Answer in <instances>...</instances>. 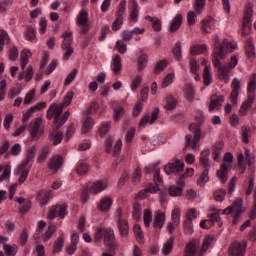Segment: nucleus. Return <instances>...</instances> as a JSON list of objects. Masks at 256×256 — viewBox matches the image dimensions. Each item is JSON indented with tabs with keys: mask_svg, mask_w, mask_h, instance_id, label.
Listing matches in <instances>:
<instances>
[{
	"mask_svg": "<svg viewBox=\"0 0 256 256\" xmlns=\"http://www.w3.org/2000/svg\"><path fill=\"white\" fill-rule=\"evenodd\" d=\"M253 21V3L249 2L245 6L242 22V37H247L251 32V22Z\"/></svg>",
	"mask_w": 256,
	"mask_h": 256,
	"instance_id": "0eeeda50",
	"label": "nucleus"
},
{
	"mask_svg": "<svg viewBox=\"0 0 256 256\" xmlns=\"http://www.w3.org/2000/svg\"><path fill=\"white\" fill-rule=\"evenodd\" d=\"M29 59H31V52L28 49L22 50L21 57H20L21 69H25V67H27V64L29 63Z\"/></svg>",
	"mask_w": 256,
	"mask_h": 256,
	"instance_id": "473e14b6",
	"label": "nucleus"
},
{
	"mask_svg": "<svg viewBox=\"0 0 256 256\" xmlns=\"http://www.w3.org/2000/svg\"><path fill=\"white\" fill-rule=\"evenodd\" d=\"M172 53L174 55V58L176 59V61H181V42H177L172 50Z\"/></svg>",
	"mask_w": 256,
	"mask_h": 256,
	"instance_id": "6e6d98bb",
	"label": "nucleus"
},
{
	"mask_svg": "<svg viewBox=\"0 0 256 256\" xmlns=\"http://www.w3.org/2000/svg\"><path fill=\"white\" fill-rule=\"evenodd\" d=\"M255 90H256V73H253L248 82V98L255 99Z\"/></svg>",
	"mask_w": 256,
	"mask_h": 256,
	"instance_id": "b1692460",
	"label": "nucleus"
},
{
	"mask_svg": "<svg viewBox=\"0 0 256 256\" xmlns=\"http://www.w3.org/2000/svg\"><path fill=\"white\" fill-rule=\"evenodd\" d=\"M209 155H211V151L209 149L202 151L200 154V164L205 168L197 180V183L200 185V187H205V183L209 181V168L211 167L209 164Z\"/></svg>",
	"mask_w": 256,
	"mask_h": 256,
	"instance_id": "39448f33",
	"label": "nucleus"
},
{
	"mask_svg": "<svg viewBox=\"0 0 256 256\" xmlns=\"http://www.w3.org/2000/svg\"><path fill=\"white\" fill-rule=\"evenodd\" d=\"M172 223L175 227H179L181 224V209L176 208L172 210L171 214Z\"/></svg>",
	"mask_w": 256,
	"mask_h": 256,
	"instance_id": "c9c22d12",
	"label": "nucleus"
},
{
	"mask_svg": "<svg viewBox=\"0 0 256 256\" xmlns=\"http://www.w3.org/2000/svg\"><path fill=\"white\" fill-rule=\"evenodd\" d=\"M132 183H134V185H137V183H141V168H136L135 171L132 174Z\"/></svg>",
	"mask_w": 256,
	"mask_h": 256,
	"instance_id": "69168bd1",
	"label": "nucleus"
},
{
	"mask_svg": "<svg viewBox=\"0 0 256 256\" xmlns=\"http://www.w3.org/2000/svg\"><path fill=\"white\" fill-rule=\"evenodd\" d=\"M213 245V236L209 235L203 240L201 251L197 254L198 256H203V253H207L209 247Z\"/></svg>",
	"mask_w": 256,
	"mask_h": 256,
	"instance_id": "7c9ffc66",
	"label": "nucleus"
},
{
	"mask_svg": "<svg viewBox=\"0 0 256 256\" xmlns=\"http://www.w3.org/2000/svg\"><path fill=\"white\" fill-rule=\"evenodd\" d=\"M107 189V182L106 181H95L89 188V193L92 195H97V193H101V191H105Z\"/></svg>",
	"mask_w": 256,
	"mask_h": 256,
	"instance_id": "aec40b11",
	"label": "nucleus"
},
{
	"mask_svg": "<svg viewBox=\"0 0 256 256\" xmlns=\"http://www.w3.org/2000/svg\"><path fill=\"white\" fill-rule=\"evenodd\" d=\"M43 118H36L33 124V139H39L43 137V133H45V129L42 127Z\"/></svg>",
	"mask_w": 256,
	"mask_h": 256,
	"instance_id": "f3484780",
	"label": "nucleus"
},
{
	"mask_svg": "<svg viewBox=\"0 0 256 256\" xmlns=\"http://www.w3.org/2000/svg\"><path fill=\"white\" fill-rule=\"evenodd\" d=\"M143 221H144L145 227L151 226V222L153 221V214H152L151 210H149V209L144 210Z\"/></svg>",
	"mask_w": 256,
	"mask_h": 256,
	"instance_id": "37998d69",
	"label": "nucleus"
},
{
	"mask_svg": "<svg viewBox=\"0 0 256 256\" xmlns=\"http://www.w3.org/2000/svg\"><path fill=\"white\" fill-rule=\"evenodd\" d=\"M183 229L186 235H193V221L185 220L183 222Z\"/></svg>",
	"mask_w": 256,
	"mask_h": 256,
	"instance_id": "13d9d810",
	"label": "nucleus"
},
{
	"mask_svg": "<svg viewBox=\"0 0 256 256\" xmlns=\"http://www.w3.org/2000/svg\"><path fill=\"white\" fill-rule=\"evenodd\" d=\"M175 107H177V100L173 96H168L166 98L165 109H167V111H173Z\"/></svg>",
	"mask_w": 256,
	"mask_h": 256,
	"instance_id": "c03bdc74",
	"label": "nucleus"
},
{
	"mask_svg": "<svg viewBox=\"0 0 256 256\" xmlns=\"http://www.w3.org/2000/svg\"><path fill=\"white\" fill-rule=\"evenodd\" d=\"M245 53L249 59H255V45H253L251 38L246 41Z\"/></svg>",
	"mask_w": 256,
	"mask_h": 256,
	"instance_id": "c85d7f7f",
	"label": "nucleus"
},
{
	"mask_svg": "<svg viewBox=\"0 0 256 256\" xmlns=\"http://www.w3.org/2000/svg\"><path fill=\"white\" fill-rule=\"evenodd\" d=\"M188 129L193 136H191V134L185 136V148L189 149V147H191V149L195 151V149H199V141H201V125L192 123L189 125Z\"/></svg>",
	"mask_w": 256,
	"mask_h": 256,
	"instance_id": "7ed1b4c3",
	"label": "nucleus"
},
{
	"mask_svg": "<svg viewBox=\"0 0 256 256\" xmlns=\"http://www.w3.org/2000/svg\"><path fill=\"white\" fill-rule=\"evenodd\" d=\"M52 197L53 192L51 190H40L37 192L36 201L41 207H45V205H49Z\"/></svg>",
	"mask_w": 256,
	"mask_h": 256,
	"instance_id": "ddd939ff",
	"label": "nucleus"
},
{
	"mask_svg": "<svg viewBox=\"0 0 256 256\" xmlns=\"http://www.w3.org/2000/svg\"><path fill=\"white\" fill-rule=\"evenodd\" d=\"M233 153L227 152L224 155V162L220 165L219 170L216 172V176L221 181V183H225L229 179V171L233 167Z\"/></svg>",
	"mask_w": 256,
	"mask_h": 256,
	"instance_id": "20e7f679",
	"label": "nucleus"
},
{
	"mask_svg": "<svg viewBox=\"0 0 256 256\" xmlns=\"http://www.w3.org/2000/svg\"><path fill=\"white\" fill-rule=\"evenodd\" d=\"M232 211L234 214L243 215L245 209L243 208V199L237 198L232 204Z\"/></svg>",
	"mask_w": 256,
	"mask_h": 256,
	"instance_id": "cd10ccee",
	"label": "nucleus"
},
{
	"mask_svg": "<svg viewBox=\"0 0 256 256\" xmlns=\"http://www.w3.org/2000/svg\"><path fill=\"white\" fill-rule=\"evenodd\" d=\"M112 65V71L116 74L119 73L121 71V56L116 55L112 60Z\"/></svg>",
	"mask_w": 256,
	"mask_h": 256,
	"instance_id": "09e8293b",
	"label": "nucleus"
},
{
	"mask_svg": "<svg viewBox=\"0 0 256 256\" xmlns=\"http://www.w3.org/2000/svg\"><path fill=\"white\" fill-rule=\"evenodd\" d=\"M147 67V55L141 53L138 58V71H142Z\"/></svg>",
	"mask_w": 256,
	"mask_h": 256,
	"instance_id": "5fc2aeb1",
	"label": "nucleus"
},
{
	"mask_svg": "<svg viewBox=\"0 0 256 256\" xmlns=\"http://www.w3.org/2000/svg\"><path fill=\"white\" fill-rule=\"evenodd\" d=\"M95 241L104 239L105 247H108L109 253H115L119 248L117 240H115V230L109 227H98L94 236Z\"/></svg>",
	"mask_w": 256,
	"mask_h": 256,
	"instance_id": "f257e3e1",
	"label": "nucleus"
},
{
	"mask_svg": "<svg viewBox=\"0 0 256 256\" xmlns=\"http://www.w3.org/2000/svg\"><path fill=\"white\" fill-rule=\"evenodd\" d=\"M154 183L156 186L154 187H161V185H163V178H161V170L156 169L154 172Z\"/></svg>",
	"mask_w": 256,
	"mask_h": 256,
	"instance_id": "052dcab7",
	"label": "nucleus"
},
{
	"mask_svg": "<svg viewBox=\"0 0 256 256\" xmlns=\"http://www.w3.org/2000/svg\"><path fill=\"white\" fill-rule=\"evenodd\" d=\"M3 250L6 256H15L17 255L18 248L15 245L4 244Z\"/></svg>",
	"mask_w": 256,
	"mask_h": 256,
	"instance_id": "ea45409f",
	"label": "nucleus"
},
{
	"mask_svg": "<svg viewBox=\"0 0 256 256\" xmlns=\"http://www.w3.org/2000/svg\"><path fill=\"white\" fill-rule=\"evenodd\" d=\"M67 215V206L66 205H54L50 208L47 218L55 219V217H60V219H64Z\"/></svg>",
	"mask_w": 256,
	"mask_h": 256,
	"instance_id": "9b49d317",
	"label": "nucleus"
},
{
	"mask_svg": "<svg viewBox=\"0 0 256 256\" xmlns=\"http://www.w3.org/2000/svg\"><path fill=\"white\" fill-rule=\"evenodd\" d=\"M157 119H159V108H154L151 116H149V114H146L145 116L142 117L139 127H145L147 123H150V125H153V123H155Z\"/></svg>",
	"mask_w": 256,
	"mask_h": 256,
	"instance_id": "2eb2a0df",
	"label": "nucleus"
},
{
	"mask_svg": "<svg viewBox=\"0 0 256 256\" xmlns=\"http://www.w3.org/2000/svg\"><path fill=\"white\" fill-rule=\"evenodd\" d=\"M91 127H93V122L91 121V118L87 117L82 127V134L86 135V133H89Z\"/></svg>",
	"mask_w": 256,
	"mask_h": 256,
	"instance_id": "338daca9",
	"label": "nucleus"
},
{
	"mask_svg": "<svg viewBox=\"0 0 256 256\" xmlns=\"http://www.w3.org/2000/svg\"><path fill=\"white\" fill-rule=\"evenodd\" d=\"M164 225H165V212H161L158 210L154 214L152 227H154V229H163Z\"/></svg>",
	"mask_w": 256,
	"mask_h": 256,
	"instance_id": "6ab92c4d",
	"label": "nucleus"
},
{
	"mask_svg": "<svg viewBox=\"0 0 256 256\" xmlns=\"http://www.w3.org/2000/svg\"><path fill=\"white\" fill-rule=\"evenodd\" d=\"M87 171H89V164H87V163H81L76 168L77 175H85V173H87Z\"/></svg>",
	"mask_w": 256,
	"mask_h": 256,
	"instance_id": "774afa93",
	"label": "nucleus"
},
{
	"mask_svg": "<svg viewBox=\"0 0 256 256\" xmlns=\"http://www.w3.org/2000/svg\"><path fill=\"white\" fill-rule=\"evenodd\" d=\"M198 249H199L198 242H190L185 247L184 256H195Z\"/></svg>",
	"mask_w": 256,
	"mask_h": 256,
	"instance_id": "bb28decb",
	"label": "nucleus"
},
{
	"mask_svg": "<svg viewBox=\"0 0 256 256\" xmlns=\"http://www.w3.org/2000/svg\"><path fill=\"white\" fill-rule=\"evenodd\" d=\"M125 11H127V0H121L117 7L115 17L118 19H123Z\"/></svg>",
	"mask_w": 256,
	"mask_h": 256,
	"instance_id": "72a5a7b5",
	"label": "nucleus"
},
{
	"mask_svg": "<svg viewBox=\"0 0 256 256\" xmlns=\"http://www.w3.org/2000/svg\"><path fill=\"white\" fill-rule=\"evenodd\" d=\"M19 81L25 79L26 82H29L33 79V68L30 66L27 68V70L24 72L23 75L18 76Z\"/></svg>",
	"mask_w": 256,
	"mask_h": 256,
	"instance_id": "de8ad7c7",
	"label": "nucleus"
},
{
	"mask_svg": "<svg viewBox=\"0 0 256 256\" xmlns=\"http://www.w3.org/2000/svg\"><path fill=\"white\" fill-rule=\"evenodd\" d=\"M255 99L254 98H247L241 105L240 109H239V115H241V117H245V115H247V111H249V109H251L253 107V101Z\"/></svg>",
	"mask_w": 256,
	"mask_h": 256,
	"instance_id": "a878e982",
	"label": "nucleus"
},
{
	"mask_svg": "<svg viewBox=\"0 0 256 256\" xmlns=\"http://www.w3.org/2000/svg\"><path fill=\"white\" fill-rule=\"evenodd\" d=\"M63 166V157L61 155L53 156L48 165V169L53 173H57L59 169Z\"/></svg>",
	"mask_w": 256,
	"mask_h": 256,
	"instance_id": "a211bd4d",
	"label": "nucleus"
},
{
	"mask_svg": "<svg viewBox=\"0 0 256 256\" xmlns=\"http://www.w3.org/2000/svg\"><path fill=\"white\" fill-rule=\"evenodd\" d=\"M55 225L51 224L48 226V230L42 235L44 243H47L55 235Z\"/></svg>",
	"mask_w": 256,
	"mask_h": 256,
	"instance_id": "a19ab883",
	"label": "nucleus"
},
{
	"mask_svg": "<svg viewBox=\"0 0 256 256\" xmlns=\"http://www.w3.org/2000/svg\"><path fill=\"white\" fill-rule=\"evenodd\" d=\"M76 23L78 27H81L80 33L82 35L89 33V13L86 10L80 11Z\"/></svg>",
	"mask_w": 256,
	"mask_h": 256,
	"instance_id": "6e6552de",
	"label": "nucleus"
},
{
	"mask_svg": "<svg viewBox=\"0 0 256 256\" xmlns=\"http://www.w3.org/2000/svg\"><path fill=\"white\" fill-rule=\"evenodd\" d=\"M129 7H130V19L134 23H137V17H139V4L137 0H129Z\"/></svg>",
	"mask_w": 256,
	"mask_h": 256,
	"instance_id": "412c9836",
	"label": "nucleus"
},
{
	"mask_svg": "<svg viewBox=\"0 0 256 256\" xmlns=\"http://www.w3.org/2000/svg\"><path fill=\"white\" fill-rule=\"evenodd\" d=\"M63 42L61 45V49L64 51L63 54V60L64 61H69V58L71 55L74 53V48H73V33L71 32H64L61 35Z\"/></svg>",
	"mask_w": 256,
	"mask_h": 256,
	"instance_id": "423d86ee",
	"label": "nucleus"
},
{
	"mask_svg": "<svg viewBox=\"0 0 256 256\" xmlns=\"http://www.w3.org/2000/svg\"><path fill=\"white\" fill-rule=\"evenodd\" d=\"M165 67H167V60H160L155 64L153 73L155 75H159V73H161V71H163Z\"/></svg>",
	"mask_w": 256,
	"mask_h": 256,
	"instance_id": "a18cd8bd",
	"label": "nucleus"
},
{
	"mask_svg": "<svg viewBox=\"0 0 256 256\" xmlns=\"http://www.w3.org/2000/svg\"><path fill=\"white\" fill-rule=\"evenodd\" d=\"M185 167V162L183 160L176 159L174 162L168 163L164 167V171L167 175H171L174 173L175 175H179Z\"/></svg>",
	"mask_w": 256,
	"mask_h": 256,
	"instance_id": "1a4fd4ad",
	"label": "nucleus"
},
{
	"mask_svg": "<svg viewBox=\"0 0 256 256\" xmlns=\"http://www.w3.org/2000/svg\"><path fill=\"white\" fill-rule=\"evenodd\" d=\"M49 153H51V151L49 150V147H44L42 148V150L39 153L37 162L38 163H45V161L47 160V157H49Z\"/></svg>",
	"mask_w": 256,
	"mask_h": 256,
	"instance_id": "79ce46f5",
	"label": "nucleus"
},
{
	"mask_svg": "<svg viewBox=\"0 0 256 256\" xmlns=\"http://www.w3.org/2000/svg\"><path fill=\"white\" fill-rule=\"evenodd\" d=\"M232 92L230 94V101L234 105H237V98L239 97V91H241V81L237 78H234L232 83Z\"/></svg>",
	"mask_w": 256,
	"mask_h": 256,
	"instance_id": "4468645a",
	"label": "nucleus"
},
{
	"mask_svg": "<svg viewBox=\"0 0 256 256\" xmlns=\"http://www.w3.org/2000/svg\"><path fill=\"white\" fill-rule=\"evenodd\" d=\"M182 23H183V16L181 14H177L176 17L172 20V23L170 25L171 33H175V31H178L181 28Z\"/></svg>",
	"mask_w": 256,
	"mask_h": 256,
	"instance_id": "c756f323",
	"label": "nucleus"
},
{
	"mask_svg": "<svg viewBox=\"0 0 256 256\" xmlns=\"http://www.w3.org/2000/svg\"><path fill=\"white\" fill-rule=\"evenodd\" d=\"M65 245V239L63 237L57 238L53 245V253H60L61 249H63Z\"/></svg>",
	"mask_w": 256,
	"mask_h": 256,
	"instance_id": "49530a36",
	"label": "nucleus"
},
{
	"mask_svg": "<svg viewBox=\"0 0 256 256\" xmlns=\"http://www.w3.org/2000/svg\"><path fill=\"white\" fill-rule=\"evenodd\" d=\"M145 19L146 21H150V23H152V29L154 31H156L157 33L161 31V20H159V18L146 16Z\"/></svg>",
	"mask_w": 256,
	"mask_h": 256,
	"instance_id": "4c0bfd02",
	"label": "nucleus"
},
{
	"mask_svg": "<svg viewBox=\"0 0 256 256\" xmlns=\"http://www.w3.org/2000/svg\"><path fill=\"white\" fill-rule=\"evenodd\" d=\"M224 97L217 94H213L210 97L209 111H215L219 107L220 103H223Z\"/></svg>",
	"mask_w": 256,
	"mask_h": 256,
	"instance_id": "393cba45",
	"label": "nucleus"
},
{
	"mask_svg": "<svg viewBox=\"0 0 256 256\" xmlns=\"http://www.w3.org/2000/svg\"><path fill=\"white\" fill-rule=\"evenodd\" d=\"M113 205V199L109 196L103 197L100 202L98 203V209L102 212H107L109 209H111V206Z\"/></svg>",
	"mask_w": 256,
	"mask_h": 256,
	"instance_id": "5701e85b",
	"label": "nucleus"
},
{
	"mask_svg": "<svg viewBox=\"0 0 256 256\" xmlns=\"http://www.w3.org/2000/svg\"><path fill=\"white\" fill-rule=\"evenodd\" d=\"M133 230L137 237V241H139V243H143V230H141V226L139 224H135L133 226Z\"/></svg>",
	"mask_w": 256,
	"mask_h": 256,
	"instance_id": "e2e57ef3",
	"label": "nucleus"
},
{
	"mask_svg": "<svg viewBox=\"0 0 256 256\" xmlns=\"http://www.w3.org/2000/svg\"><path fill=\"white\" fill-rule=\"evenodd\" d=\"M10 41L9 34L5 30H0V52L3 51L5 45H9Z\"/></svg>",
	"mask_w": 256,
	"mask_h": 256,
	"instance_id": "e433bc0d",
	"label": "nucleus"
},
{
	"mask_svg": "<svg viewBox=\"0 0 256 256\" xmlns=\"http://www.w3.org/2000/svg\"><path fill=\"white\" fill-rule=\"evenodd\" d=\"M214 48L215 52L213 54V57H220V59H225V49L223 48V45H221V42L219 41V36H215L214 38Z\"/></svg>",
	"mask_w": 256,
	"mask_h": 256,
	"instance_id": "4be33fe9",
	"label": "nucleus"
},
{
	"mask_svg": "<svg viewBox=\"0 0 256 256\" xmlns=\"http://www.w3.org/2000/svg\"><path fill=\"white\" fill-rule=\"evenodd\" d=\"M212 63L214 67L218 69V77L222 79V81H229V68L227 66H221V61L219 60V56H212Z\"/></svg>",
	"mask_w": 256,
	"mask_h": 256,
	"instance_id": "9d476101",
	"label": "nucleus"
},
{
	"mask_svg": "<svg viewBox=\"0 0 256 256\" xmlns=\"http://www.w3.org/2000/svg\"><path fill=\"white\" fill-rule=\"evenodd\" d=\"M249 133H251V128L247 126L241 127V135H242V141L247 145L249 143Z\"/></svg>",
	"mask_w": 256,
	"mask_h": 256,
	"instance_id": "864d4df0",
	"label": "nucleus"
},
{
	"mask_svg": "<svg viewBox=\"0 0 256 256\" xmlns=\"http://www.w3.org/2000/svg\"><path fill=\"white\" fill-rule=\"evenodd\" d=\"M185 89L186 98L188 99V101H193V98L195 97V88H193V86H191L190 84H187L185 86Z\"/></svg>",
	"mask_w": 256,
	"mask_h": 256,
	"instance_id": "bf43d9fd",
	"label": "nucleus"
},
{
	"mask_svg": "<svg viewBox=\"0 0 256 256\" xmlns=\"http://www.w3.org/2000/svg\"><path fill=\"white\" fill-rule=\"evenodd\" d=\"M132 217L136 221H139L141 219V204L136 203L133 206V211H132Z\"/></svg>",
	"mask_w": 256,
	"mask_h": 256,
	"instance_id": "4d7b16f0",
	"label": "nucleus"
},
{
	"mask_svg": "<svg viewBox=\"0 0 256 256\" xmlns=\"http://www.w3.org/2000/svg\"><path fill=\"white\" fill-rule=\"evenodd\" d=\"M61 113H63V106H58L57 104H52L47 111V119H53L54 117V125H56V131L61 129L63 125L69 119L70 112L66 111L62 118Z\"/></svg>",
	"mask_w": 256,
	"mask_h": 256,
	"instance_id": "f03ea898",
	"label": "nucleus"
},
{
	"mask_svg": "<svg viewBox=\"0 0 256 256\" xmlns=\"http://www.w3.org/2000/svg\"><path fill=\"white\" fill-rule=\"evenodd\" d=\"M245 249H247V243L246 242H239L236 241L231 244L228 254L231 256H243L245 255Z\"/></svg>",
	"mask_w": 256,
	"mask_h": 256,
	"instance_id": "f8f14e48",
	"label": "nucleus"
},
{
	"mask_svg": "<svg viewBox=\"0 0 256 256\" xmlns=\"http://www.w3.org/2000/svg\"><path fill=\"white\" fill-rule=\"evenodd\" d=\"M207 51L206 45H196L192 46L190 48V55L197 56V55H203Z\"/></svg>",
	"mask_w": 256,
	"mask_h": 256,
	"instance_id": "58836bf2",
	"label": "nucleus"
},
{
	"mask_svg": "<svg viewBox=\"0 0 256 256\" xmlns=\"http://www.w3.org/2000/svg\"><path fill=\"white\" fill-rule=\"evenodd\" d=\"M225 195H227V191L223 188H219L214 192L213 197L215 201L221 202L225 199Z\"/></svg>",
	"mask_w": 256,
	"mask_h": 256,
	"instance_id": "8fccbe9b",
	"label": "nucleus"
},
{
	"mask_svg": "<svg viewBox=\"0 0 256 256\" xmlns=\"http://www.w3.org/2000/svg\"><path fill=\"white\" fill-rule=\"evenodd\" d=\"M203 79H204V84H206V86L211 85V72L209 71V67L205 66L204 67V71H203Z\"/></svg>",
	"mask_w": 256,
	"mask_h": 256,
	"instance_id": "680f3d73",
	"label": "nucleus"
},
{
	"mask_svg": "<svg viewBox=\"0 0 256 256\" xmlns=\"http://www.w3.org/2000/svg\"><path fill=\"white\" fill-rule=\"evenodd\" d=\"M173 238H170L162 247V253L163 255H169L171 251H173Z\"/></svg>",
	"mask_w": 256,
	"mask_h": 256,
	"instance_id": "603ef678",
	"label": "nucleus"
},
{
	"mask_svg": "<svg viewBox=\"0 0 256 256\" xmlns=\"http://www.w3.org/2000/svg\"><path fill=\"white\" fill-rule=\"evenodd\" d=\"M9 177H11V166L5 165L4 170L0 175V183H2V181H5V179H9Z\"/></svg>",
	"mask_w": 256,
	"mask_h": 256,
	"instance_id": "0e129e2a",
	"label": "nucleus"
},
{
	"mask_svg": "<svg viewBox=\"0 0 256 256\" xmlns=\"http://www.w3.org/2000/svg\"><path fill=\"white\" fill-rule=\"evenodd\" d=\"M27 163H29V159L27 160V162L23 163L20 167H19V173H20V177L18 179V183L21 185V183H25V180L27 179V176L29 175V171H27L25 169V167H27Z\"/></svg>",
	"mask_w": 256,
	"mask_h": 256,
	"instance_id": "f704fd0d",
	"label": "nucleus"
},
{
	"mask_svg": "<svg viewBox=\"0 0 256 256\" xmlns=\"http://www.w3.org/2000/svg\"><path fill=\"white\" fill-rule=\"evenodd\" d=\"M117 213H118V229L120 231V235L121 237H127V235H129V223L127 222V220H123L121 219V209L118 208L117 209Z\"/></svg>",
	"mask_w": 256,
	"mask_h": 256,
	"instance_id": "dca6fc26",
	"label": "nucleus"
},
{
	"mask_svg": "<svg viewBox=\"0 0 256 256\" xmlns=\"http://www.w3.org/2000/svg\"><path fill=\"white\" fill-rule=\"evenodd\" d=\"M221 213V210H217V212L212 213L209 216V220L212 221L213 225H215V222L218 223V227H223V222H221V217H219V214Z\"/></svg>",
	"mask_w": 256,
	"mask_h": 256,
	"instance_id": "3c124183",
	"label": "nucleus"
},
{
	"mask_svg": "<svg viewBox=\"0 0 256 256\" xmlns=\"http://www.w3.org/2000/svg\"><path fill=\"white\" fill-rule=\"evenodd\" d=\"M157 191H159V187H147L138 193V199H147L148 195H151V193H157Z\"/></svg>",
	"mask_w": 256,
	"mask_h": 256,
	"instance_id": "2f4dec72",
	"label": "nucleus"
}]
</instances>
